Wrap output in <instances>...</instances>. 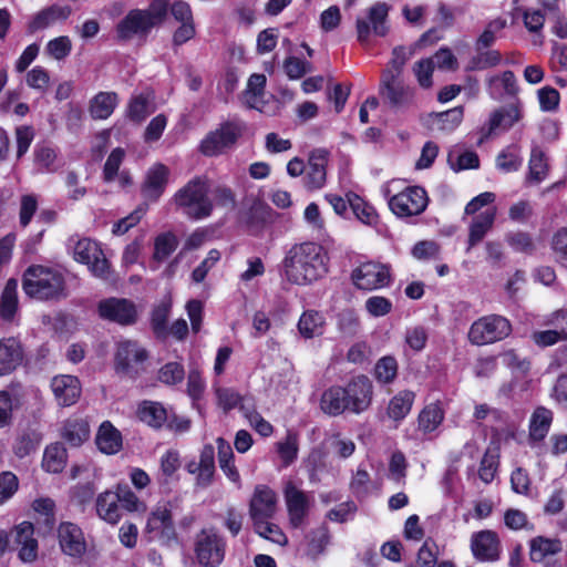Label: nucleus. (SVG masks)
<instances>
[{
	"label": "nucleus",
	"instance_id": "nucleus-1",
	"mask_svg": "<svg viewBox=\"0 0 567 567\" xmlns=\"http://www.w3.org/2000/svg\"><path fill=\"white\" fill-rule=\"evenodd\" d=\"M282 269L286 279L292 284L312 282L327 272V256L318 244L293 245L284 258Z\"/></svg>",
	"mask_w": 567,
	"mask_h": 567
},
{
	"label": "nucleus",
	"instance_id": "nucleus-2",
	"mask_svg": "<svg viewBox=\"0 0 567 567\" xmlns=\"http://www.w3.org/2000/svg\"><path fill=\"white\" fill-rule=\"evenodd\" d=\"M22 289L27 296L38 300H59L66 297L63 275L41 265H32L24 270Z\"/></svg>",
	"mask_w": 567,
	"mask_h": 567
},
{
	"label": "nucleus",
	"instance_id": "nucleus-3",
	"mask_svg": "<svg viewBox=\"0 0 567 567\" xmlns=\"http://www.w3.org/2000/svg\"><path fill=\"white\" fill-rule=\"evenodd\" d=\"M174 203L190 219L210 216L213 204L208 198V187L199 177L193 178L174 195Z\"/></svg>",
	"mask_w": 567,
	"mask_h": 567
},
{
	"label": "nucleus",
	"instance_id": "nucleus-4",
	"mask_svg": "<svg viewBox=\"0 0 567 567\" xmlns=\"http://www.w3.org/2000/svg\"><path fill=\"white\" fill-rule=\"evenodd\" d=\"M512 331L509 321L498 315L484 316L475 320L467 333L468 340L475 346H485L503 340Z\"/></svg>",
	"mask_w": 567,
	"mask_h": 567
},
{
	"label": "nucleus",
	"instance_id": "nucleus-5",
	"mask_svg": "<svg viewBox=\"0 0 567 567\" xmlns=\"http://www.w3.org/2000/svg\"><path fill=\"white\" fill-rule=\"evenodd\" d=\"M147 359V351L138 342L132 340L120 341L115 352L116 372L136 378L143 371L141 365Z\"/></svg>",
	"mask_w": 567,
	"mask_h": 567
},
{
	"label": "nucleus",
	"instance_id": "nucleus-6",
	"mask_svg": "<svg viewBox=\"0 0 567 567\" xmlns=\"http://www.w3.org/2000/svg\"><path fill=\"white\" fill-rule=\"evenodd\" d=\"M245 125L230 121L221 124L215 131L208 133L202 141L199 150L206 156H215L231 147L241 135Z\"/></svg>",
	"mask_w": 567,
	"mask_h": 567
},
{
	"label": "nucleus",
	"instance_id": "nucleus-7",
	"mask_svg": "<svg viewBox=\"0 0 567 567\" xmlns=\"http://www.w3.org/2000/svg\"><path fill=\"white\" fill-rule=\"evenodd\" d=\"M429 198L424 188L420 186L406 187L389 199L390 209L399 217H411L423 213Z\"/></svg>",
	"mask_w": 567,
	"mask_h": 567
},
{
	"label": "nucleus",
	"instance_id": "nucleus-8",
	"mask_svg": "<svg viewBox=\"0 0 567 567\" xmlns=\"http://www.w3.org/2000/svg\"><path fill=\"white\" fill-rule=\"evenodd\" d=\"M145 534L150 540H156L162 545H169L176 540V530L173 523L171 508L167 504L157 506L151 512Z\"/></svg>",
	"mask_w": 567,
	"mask_h": 567
},
{
	"label": "nucleus",
	"instance_id": "nucleus-9",
	"mask_svg": "<svg viewBox=\"0 0 567 567\" xmlns=\"http://www.w3.org/2000/svg\"><path fill=\"white\" fill-rule=\"evenodd\" d=\"M195 554L202 566L216 567L224 560L225 542L213 530H202L196 536Z\"/></svg>",
	"mask_w": 567,
	"mask_h": 567
},
{
	"label": "nucleus",
	"instance_id": "nucleus-10",
	"mask_svg": "<svg viewBox=\"0 0 567 567\" xmlns=\"http://www.w3.org/2000/svg\"><path fill=\"white\" fill-rule=\"evenodd\" d=\"M99 316L103 320L121 326H131L137 321V308L135 303L125 298H106L97 305Z\"/></svg>",
	"mask_w": 567,
	"mask_h": 567
},
{
	"label": "nucleus",
	"instance_id": "nucleus-11",
	"mask_svg": "<svg viewBox=\"0 0 567 567\" xmlns=\"http://www.w3.org/2000/svg\"><path fill=\"white\" fill-rule=\"evenodd\" d=\"M75 260L87 265L91 272L102 279L110 277V265L99 244L89 239H80L74 247Z\"/></svg>",
	"mask_w": 567,
	"mask_h": 567
},
{
	"label": "nucleus",
	"instance_id": "nucleus-12",
	"mask_svg": "<svg viewBox=\"0 0 567 567\" xmlns=\"http://www.w3.org/2000/svg\"><path fill=\"white\" fill-rule=\"evenodd\" d=\"M390 278L389 268L374 261L363 262L351 272L352 284L361 290H374L388 286Z\"/></svg>",
	"mask_w": 567,
	"mask_h": 567
},
{
	"label": "nucleus",
	"instance_id": "nucleus-13",
	"mask_svg": "<svg viewBox=\"0 0 567 567\" xmlns=\"http://www.w3.org/2000/svg\"><path fill=\"white\" fill-rule=\"evenodd\" d=\"M390 7L384 2H377L368 10V19H357V38L361 43H365L370 32L378 37H385L389 32L388 14Z\"/></svg>",
	"mask_w": 567,
	"mask_h": 567
},
{
	"label": "nucleus",
	"instance_id": "nucleus-14",
	"mask_svg": "<svg viewBox=\"0 0 567 567\" xmlns=\"http://www.w3.org/2000/svg\"><path fill=\"white\" fill-rule=\"evenodd\" d=\"M379 92L384 102L394 109L409 105L413 99V90L404 85L401 75L390 72H382Z\"/></svg>",
	"mask_w": 567,
	"mask_h": 567
},
{
	"label": "nucleus",
	"instance_id": "nucleus-15",
	"mask_svg": "<svg viewBox=\"0 0 567 567\" xmlns=\"http://www.w3.org/2000/svg\"><path fill=\"white\" fill-rule=\"evenodd\" d=\"M284 498L290 524L295 528L300 527L310 508V498L308 494L298 488L293 482L288 481L284 487Z\"/></svg>",
	"mask_w": 567,
	"mask_h": 567
},
{
	"label": "nucleus",
	"instance_id": "nucleus-16",
	"mask_svg": "<svg viewBox=\"0 0 567 567\" xmlns=\"http://www.w3.org/2000/svg\"><path fill=\"white\" fill-rule=\"evenodd\" d=\"M278 497L267 485H257L249 503V516L252 524L271 519L277 511Z\"/></svg>",
	"mask_w": 567,
	"mask_h": 567
},
{
	"label": "nucleus",
	"instance_id": "nucleus-17",
	"mask_svg": "<svg viewBox=\"0 0 567 567\" xmlns=\"http://www.w3.org/2000/svg\"><path fill=\"white\" fill-rule=\"evenodd\" d=\"M346 395L349 411L359 414L371 405L373 386L370 379L365 375H358L353 378L346 388Z\"/></svg>",
	"mask_w": 567,
	"mask_h": 567
},
{
	"label": "nucleus",
	"instance_id": "nucleus-18",
	"mask_svg": "<svg viewBox=\"0 0 567 567\" xmlns=\"http://www.w3.org/2000/svg\"><path fill=\"white\" fill-rule=\"evenodd\" d=\"M189 474L196 475L195 484L199 488L212 485L215 475V450L213 445H205L199 454V461H190L186 464Z\"/></svg>",
	"mask_w": 567,
	"mask_h": 567
},
{
	"label": "nucleus",
	"instance_id": "nucleus-19",
	"mask_svg": "<svg viewBox=\"0 0 567 567\" xmlns=\"http://www.w3.org/2000/svg\"><path fill=\"white\" fill-rule=\"evenodd\" d=\"M14 544L18 557L23 563H33L38 558V540L34 537V526L30 522H22L13 529Z\"/></svg>",
	"mask_w": 567,
	"mask_h": 567
},
{
	"label": "nucleus",
	"instance_id": "nucleus-20",
	"mask_svg": "<svg viewBox=\"0 0 567 567\" xmlns=\"http://www.w3.org/2000/svg\"><path fill=\"white\" fill-rule=\"evenodd\" d=\"M59 543L62 551L71 557H82L86 550L83 533L73 523H62L58 530Z\"/></svg>",
	"mask_w": 567,
	"mask_h": 567
},
{
	"label": "nucleus",
	"instance_id": "nucleus-21",
	"mask_svg": "<svg viewBox=\"0 0 567 567\" xmlns=\"http://www.w3.org/2000/svg\"><path fill=\"white\" fill-rule=\"evenodd\" d=\"M471 549L481 561H495L499 558V540L493 530H481L472 535Z\"/></svg>",
	"mask_w": 567,
	"mask_h": 567
},
{
	"label": "nucleus",
	"instance_id": "nucleus-22",
	"mask_svg": "<svg viewBox=\"0 0 567 567\" xmlns=\"http://www.w3.org/2000/svg\"><path fill=\"white\" fill-rule=\"evenodd\" d=\"M522 117L520 103L502 106L494 110L488 118L485 137H489L498 132L508 131Z\"/></svg>",
	"mask_w": 567,
	"mask_h": 567
},
{
	"label": "nucleus",
	"instance_id": "nucleus-23",
	"mask_svg": "<svg viewBox=\"0 0 567 567\" xmlns=\"http://www.w3.org/2000/svg\"><path fill=\"white\" fill-rule=\"evenodd\" d=\"M169 169L162 163H156L148 168L145 181L142 185V194L144 198L156 202L168 182Z\"/></svg>",
	"mask_w": 567,
	"mask_h": 567
},
{
	"label": "nucleus",
	"instance_id": "nucleus-24",
	"mask_svg": "<svg viewBox=\"0 0 567 567\" xmlns=\"http://www.w3.org/2000/svg\"><path fill=\"white\" fill-rule=\"evenodd\" d=\"M23 360V348L14 337L0 339V377L14 371Z\"/></svg>",
	"mask_w": 567,
	"mask_h": 567
},
{
	"label": "nucleus",
	"instance_id": "nucleus-25",
	"mask_svg": "<svg viewBox=\"0 0 567 567\" xmlns=\"http://www.w3.org/2000/svg\"><path fill=\"white\" fill-rule=\"evenodd\" d=\"M151 23L143 10H131L116 27L117 38L126 41L134 35L146 34L151 30Z\"/></svg>",
	"mask_w": 567,
	"mask_h": 567
},
{
	"label": "nucleus",
	"instance_id": "nucleus-26",
	"mask_svg": "<svg viewBox=\"0 0 567 567\" xmlns=\"http://www.w3.org/2000/svg\"><path fill=\"white\" fill-rule=\"evenodd\" d=\"M327 161V152L323 150H316L310 154L303 178L308 189H319L324 185Z\"/></svg>",
	"mask_w": 567,
	"mask_h": 567
},
{
	"label": "nucleus",
	"instance_id": "nucleus-27",
	"mask_svg": "<svg viewBox=\"0 0 567 567\" xmlns=\"http://www.w3.org/2000/svg\"><path fill=\"white\" fill-rule=\"evenodd\" d=\"M51 388L60 405L74 404L81 394L79 380L73 375H59L52 379Z\"/></svg>",
	"mask_w": 567,
	"mask_h": 567
},
{
	"label": "nucleus",
	"instance_id": "nucleus-28",
	"mask_svg": "<svg viewBox=\"0 0 567 567\" xmlns=\"http://www.w3.org/2000/svg\"><path fill=\"white\" fill-rule=\"evenodd\" d=\"M70 6L52 4L39 11L29 24L31 32L47 29L56 22L64 21L71 16Z\"/></svg>",
	"mask_w": 567,
	"mask_h": 567
},
{
	"label": "nucleus",
	"instance_id": "nucleus-29",
	"mask_svg": "<svg viewBox=\"0 0 567 567\" xmlns=\"http://www.w3.org/2000/svg\"><path fill=\"white\" fill-rule=\"evenodd\" d=\"M488 94L492 99L499 101L505 95L516 96L518 93L517 80L514 72L507 70L501 75H493L486 79Z\"/></svg>",
	"mask_w": 567,
	"mask_h": 567
},
{
	"label": "nucleus",
	"instance_id": "nucleus-30",
	"mask_svg": "<svg viewBox=\"0 0 567 567\" xmlns=\"http://www.w3.org/2000/svg\"><path fill=\"white\" fill-rule=\"evenodd\" d=\"M346 391L342 386L333 385L324 390L320 398V410L330 416H338L349 411Z\"/></svg>",
	"mask_w": 567,
	"mask_h": 567
},
{
	"label": "nucleus",
	"instance_id": "nucleus-31",
	"mask_svg": "<svg viewBox=\"0 0 567 567\" xmlns=\"http://www.w3.org/2000/svg\"><path fill=\"white\" fill-rule=\"evenodd\" d=\"M95 443L97 449L106 454L113 455L120 452L123 445L122 434L111 422H103L96 433Z\"/></svg>",
	"mask_w": 567,
	"mask_h": 567
},
{
	"label": "nucleus",
	"instance_id": "nucleus-32",
	"mask_svg": "<svg viewBox=\"0 0 567 567\" xmlns=\"http://www.w3.org/2000/svg\"><path fill=\"white\" fill-rule=\"evenodd\" d=\"M463 120V107L457 106L445 112L431 113L427 117V126L432 131L452 132Z\"/></svg>",
	"mask_w": 567,
	"mask_h": 567
},
{
	"label": "nucleus",
	"instance_id": "nucleus-33",
	"mask_svg": "<svg viewBox=\"0 0 567 567\" xmlns=\"http://www.w3.org/2000/svg\"><path fill=\"white\" fill-rule=\"evenodd\" d=\"M496 217V208H488L476 216L470 225L467 250L483 240L487 231L493 227Z\"/></svg>",
	"mask_w": 567,
	"mask_h": 567
},
{
	"label": "nucleus",
	"instance_id": "nucleus-34",
	"mask_svg": "<svg viewBox=\"0 0 567 567\" xmlns=\"http://www.w3.org/2000/svg\"><path fill=\"white\" fill-rule=\"evenodd\" d=\"M138 419L147 425L159 429L168 420V412L164 405L155 401H143L137 409Z\"/></svg>",
	"mask_w": 567,
	"mask_h": 567
},
{
	"label": "nucleus",
	"instance_id": "nucleus-35",
	"mask_svg": "<svg viewBox=\"0 0 567 567\" xmlns=\"http://www.w3.org/2000/svg\"><path fill=\"white\" fill-rule=\"evenodd\" d=\"M96 513L109 524H116L121 518L118 496L111 491L101 493L96 498Z\"/></svg>",
	"mask_w": 567,
	"mask_h": 567
},
{
	"label": "nucleus",
	"instance_id": "nucleus-36",
	"mask_svg": "<svg viewBox=\"0 0 567 567\" xmlns=\"http://www.w3.org/2000/svg\"><path fill=\"white\" fill-rule=\"evenodd\" d=\"M118 103L115 92H100L90 102L89 112L94 120H105L111 116Z\"/></svg>",
	"mask_w": 567,
	"mask_h": 567
},
{
	"label": "nucleus",
	"instance_id": "nucleus-37",
	"mask_svg": "<svg viewBox=\"0 0 567 567\" xmlns=\"http://www.w3.org/2000/svg\"><path fill=\"white\" fill-rule=\"evenodd\" d=\"M61 436L71 446H80L90 436L89 423L83 419H69L63 424Z\"/></svg>",
	"mask_w": 567,
	"mask_h": 567
},
{
	"label": "nucleus",
	"instance_id": "nucleus-38",
	"mask_svg": "<svg viewBox=\"0 0 567 567\" xmlns=\"http://www.w3.org/2000/svg\"><path fill=\"white\" fill-rule=\"evenodd\" d=\"M18 311V281L9 279L0 299V317L4 321H11Z\"/></svg>",
	"mask_w": 567,
	"mask_h": 567
},
{
	"label": "nucleus",
	"instance_id": "nucleus-39",
	"mask_svg": "<svg viewBox=\"0 0 567 567\" xmlns=\"http://www.w3.org/2000/svg\"><path fill=\"white\" fill-rule=\"evenodd\" d=\"M324 323V318L320 312L308 310L301 315L298 330L303 338L311 339L323 333Z\"/></svg>",
	"mask_w": 567,
	"mask_h": 567
},
{
	"label": "nucleus",
	"instance_id": "nucleus-40",
	"mask_svg": "<svg viewBox=\"0 0 567 567\" xmlns=\"http://www.w3.org/2000/svg\"><path fill=\"white\" fill-rule=\"evenodd\" d=\"M42 441V434L35 429H27L18 435L13 444V453L19 458H23L34 453Z\"/></svg>",
	"mask_w": 567,
	"mask_h": 567
},
{
	"label": "nucleus",
	"instance_id": "nucleus-41",
	"mask_svg": "<svg viewBox=\"0 0 567 567\" xmlns=\"http://www.w3.org/2000/svg\"><path fill=\"white\" fill-rule=\"evenodd\" d=\"M414 399V392L410 390L400 391L390 400L388 415L394 421L403 420L410 413Z\"/></svg>",
	"mask_w": 567,
	"mask_h": 567
},
{
	"label": "nucleus",
	"instance_id": "nucleus-42",
	"mask_svg": "<svg viewBox=\"0 0 567 567\" xmlns=\"http://www.w3.org/2000/svg\"><path fill=\"white\" fill-rule=\"evenodd\" d=\"M68 454L62 443H54L47 446L43 455L42 466L50 473H60L66 465Z\"/></svg>",
	"mask_w": 567,
	"mask_h": 567
},
{
	"label": "nucleus",
	"instance_id": "nucleus-43",
	"mask_svg": "<svg viewBox=\"0 0 567 567\" xmlns=\"http://www.w3.org/2000/svg\"><path fill=\"white\" fill-rule=\"evenodd\" d=\"M553 420V413L545 409L538 408L532 415L529 424V439L533 441H542L547 435Z\"/></svg>",
	"mask_w": 567,
	"mask_h": 567
},
{
	"label": "nucleus",
	"instance_id": "nucleus-44",
	"mask_svg": "<svg viewBox=\"0 0 567 567\" xmlns=\"http://www.w3.org/2000/svg\"><path fill=\"white\" fill-rule=\"evenodd\" d=\"M153 96L150 94H138L133 96L127 105V116L131 121L141 123L151 113L154 112Z\"/></svg>",
	"mask_w": 567,
	"mask_h": 567
},
{
	"label": "nucleus",
	"instance_id": "nucleus-45",
	"mask_svg": "<svg viewBox=\"0 0 567 567\" xmlns=\"http://www.w3.org/2000/svg\"><path fill=\"white\" fill-rule=\"evenodd\" d=\"M444 411L437 403L426 405L419 414V430L431 433L443 422Z\"/></svg>",
	"mask_w": 567,
	"mask_h": 567
},
{
	"label": "nucleus",
	"instance_id": "nucleus-46",
	"mask_svg": "<svg viewBox=\"0 0 567 567\" xmlns=\"http://www.w3.org/2000/svg\"><path fill=\"white\" fill-rule=\"evenodd\" d=\"M561 550V543L558 539L536 537L530 542V558L533 561H542L547 556L555 555Z\"/></svg>",
	"mask_w": 567,
	"mask_h": 567
},
{
	"label": "nucleus",
	"instance_id": "nucleus-47",
	"mask_svg": "<svg viewBox=\"0 0 567 567\" xmlns=\"http://www.w3.org/2000/svg\"><path fill=\"white\" fill-rule=\"evenodd\" d=\"M178 240L172 233H164L155 238L153 262L161 264L177 248Z\"/></svg>",
	"mask_w": 567,
	"mask_h": 567
},
{
	"label": "nucleus",
	"instance_id": "nucleus-48",
	"mask_svg": "<svg viewBox=\"0 0 567 567\" xmlns=\"http://www.w3.org/2000/svg\"><path fill=\"white\" fill-rule=\"evenodd\" d=\"M307 538V556L311 559H317L321 554H323L327 545L329 544L330 534L326 526H321L310 532Z\"/></svg>",
	"mask_w": 567,
	"mask_h": 567
},
{
	"label": "nucleus",
	"instance_id": "nucleus-49",
	"mask_svg": "<svg viewBox=\"0 0 567 567\" xmlns=\"http://www.w3.org/2000/svg\"><path fill=\"white\" fill-rule=\"evenodd\" d=\"M447 162L455 172L477 168L480 165V159L475 152L466 151L461 153L457 148L449 152Z\"/></svg>",
	"mask_w": 567,
	"mask_h": 567
},
{
	"label": "nucleus",
	"instance_id": "nucleus-50",
	"mask_svg": "<svg viewBox=\"0 0 567 567\" xmlns=\"http://www.w3.org/2000/svg\"><path fill=\"white\" fill-rule=\"evenodd\" d=\"M255 532L262 538H266L275 544L285 546L288 543L287 536L276 524L269 522V519L259 520L252 524Z\"/></svg>",
	"mask_w": 567,
	"mask_h": 567
},
{
	"label": "nucleus",
	"instance_id": "nucleus-51",
	"mask_svg": "<svg viewBox=\"0 0 567 567\" xmlns=\"http://www.w3.org/2000/svg\"><path fill=\"white\" fill-rule=\"evenodd\" d=\"M265 85L266 76L264 74L255 73L250 75L245 91V100L249 107H257L259 99L264 95Z\"/></svg>",
	"mask_w": 567,
	"mask_h": 567
},
{
	"label": "nucleus",
	"instance_id": "nucleus-52",
	"mask_svg": "<svg viewBox=\"0 0 567 567\" xmlns=\"http://www.w3.org/2000/svg\"><path fill=\"white\" fill-rule=\"evenodd\" d=\"M502 61L501 53L496 50L478 52L474 55L466 66L468 71H481L498 65Z\"/></svg>",
	"mask_w": 567,
	"mask_h": 567
},
{
	"label": "nucleus",
	"instance_id": "nucleus-53",
	"mask_svg": "<svg viewBox=\"0 0 567 567\" xmlns=\"http://www.w3.org/2000/svg\"><path fill=\"white\" fill-rule=\"evenodd\" d=\"M547 175V163L544 153L539 148H534L529 159L528 179L535 184L540 183Z\"/></svg>",
	"mask_w": 567,
	"mask_h": 567
},
{
	"label": "nucleus",
	"instance_id": "nucleus-54",
	"mask_svg": "<svg viewBox=\"0 0 567 567\" xmlns=\"http://www.w3.org/2000/svg\"><path fill=\"white\" fill-rule=\"evenodd\" d=\"M350 207L355 217L363 224L373 226L378 221V214L374 208L363 202L360 197L354 196L353 199H349Z\"/></svg>",
	"mask_w": 567,
	"mask_h": 567
},
{
	"label": "nucleus",
	"instance_id": "nucleus-55",
	"mask_svg": "<svg viewBox=\"0 0 567 567\" xmlns=\"http://www.w3.org/2000/svg\"><path fill=\"white\" fill-rule=\"evenodd\" d=\"M185 378L184 367L178 362H168L157 372V379L166 385L181 383Z\"/></svg>",
	"mask_w": 567,
	"mask_h": 567
},
{
	"label": "nucleus",
	"instance_id": "nucleus-56",
	"mask_svg": "<svg viewBox=\"0 0 567 567\" xmlns=\"http://www.w3.org/2000/svg\"><path fill=\"white\" fill-rule=\"evenodd\" d=\"M374 374L379 382L391 383L398 374V363L393 357L381 358L374 368Z\"/></svg>",
	"mask_w": 567,
	"mask_h": 567
},
{
	"label": "nucleus",
	"instance_id": "nucleus-57",
	"mask_svg": "<svg viewBox=\"0 0 567 567\" xmlns=\"http://www.w3.org/2000/svg\"><path fill=\"white\" fill-rule=\"evenodd\" d=\"M171 306L168 303H161L152 312V329L158 337H165L167 334V319L169 316Z\"/></svg>",
	"mask_w": 567,
	"mask_h": 567
},
{
	"label": "nucleus",
	"instance_id": "nucleus-58",
	"mask_svg": "<svg viewBox=\"0 0 567 567\" xmlns=\"http://www.w3.org/2000/svg\"><path fill=\"white\" fill-rule=\"evenodd\" d=\"M284 69L289 79L297 80L311 72L312 64L298 58L289 56L284 62Z\"/></svg>",
	"mask_w": 567,
	"mask_h": 567
},
{
	"label": "nucleus",
	"instance_id": "nucleus-59",
	"mask_svg": "<svg viewBox=\"0 0 567 567\" xmlns=\"http://www.w3.org/2000/svg\"><path fill=\"white\" fill-rule=\"evenodd\" d=\"M434 71L433 59H422L415 62L413 72L417 79L419 84L429 89L432 86V74Z\"/></svg>",
	"mask_w": 567,
	"mask_h": 567
},
{
	"label": "nucleus",
	"instance_id": "nucleus-60",
	"mask_svg": "<svg viewBox=\"0 0 567 567\" xmlns=\"http://www.w3.org/2000/svg\"><path fill=\"white\" fill-rule=\"evenodd\" d=\"M504 365L519 373H527L530 369V362L526 358H522L515 350H506L501 353Z\"/></svg>",
	"mask_w": 567,
	"mask_h": 567
},
{
	"label": "nucleus",
	"instance_id": "nucleus-61",
	"mask_svg": "<svg viewBox=\"0 0 567 567\" xmlns=\"http://www.w3.org/2000/svg\"><path fill=\"white\" fill-rule=\"evenodd\" d=\"M220 256L217 249H212L207 257L193 270V281L196 284L204 281L208 271L219 261Z\"/></svg>",
	"mask_w": 567,
	"mask_h": 567
},
{
	"label": "nucleus",
	"instance_id": "nucleus-62",
	"mask_svg": "<svg viewBox=\"0 0 567 567\" xmlns=\"http://www.w3.org/2000/svg\"><path fill=\"white\" fill-rule=\"evenodd\" d=\"M277 452L279 453L285 465H289L295 461L298 453V440L295 434H288L285 441L277 443Z\"/></svg>",
	"mask_w": 567,
	"mask_h": 567
},
{
	"label": "nucleus",
	"instance_id": "nucleus-63",
	"mask_svg": "<svg viewBox=\"0 0 567 567\" xmlns=\"http://www.w3.org/2000/svg\"><path fill=\"white\" fill-rule=\"evenodd\" d=\"M38 210V199L34 195H23L20 200L19 223L27 227L35 212Z\"/></svg>",
	"mask_w": 567,
	"mask_h": 567
},
{
	"label": "nucleus",
	"instance_id": "nucleus-64",
	"mask_svg": "<svg viewBox=\"0 0 567 567\" xmlns=\"http://www.w3.org/2000/svg\"><path fill=\"white\" fill-rule=\"evenodd\" d=\"M240 410L244 412L247 417L249 424L262 436H269L274 427L272 425L266 421L258 412L255 410H249L245 405L240 406Z\"/></svg>",
	"mask_w": 567,
	"mask_h": 567
}]
</instances>
